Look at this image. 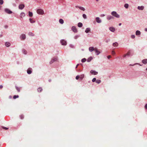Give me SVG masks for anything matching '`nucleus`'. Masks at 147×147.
<instances>
[{"label": "nucleus", "instance_id": "obj_3", "mask_svg": "<svg viewBox=\"0 0 147 147\" xmlns=\"http://www.w3.org/2000/svg\"><path fill=\"white\" fill-rule=\"evenodd\" d=\"M71 30L73 32H77V30L76 27L74 26H73L71 28Z\"/></svg>", "mask_w": 147, "mask_h": 147}, {"label": "nucleus", "instance_id": "obj_53", "mask_svg": "<svg viewBox=\"0 0 147 147\" xmlns=\"http://www.w3.org/2000/svg\"><path fill=\"white\" fill-rule=\"evenodd\" d=\"M78 65H79V64H78V65H76V68H77L78 66Z\"/></svg>", "mask_w": 147, "mask_h": 147}, {"label": "nucleus", "instance_id": "obj_34", "mask_svg": "<svg viewBox=\"0 0 147 147\" xmlns=\"http://www.w3.org/2000/svg\"><path fill=\"white\" fill-rule=\"evenodd\" d=\"M86 61V59L85 58H84V59H82V62H85Z\"/></svg>", "mask_w": 147, "mask_h": 147}, {"label": "nucleus", "instance_id": "obj_19", "mask_svg": "<svg viewBox=\"0 0 147 147\" xmlns=\"http://www.w3.org/2000/svg\"><path fill=\"white\" fill-rule=\"evenodd\" d=\"M78 7L80 10H82L83 11H84L85 10V8L81 6H78Z\"/></svg>", "mask_w": 147, "mask_h": 147}, {"label": "nucleus", "instance_id": "obj_48", "mask_svg": "<svg viewBox=\"0 0 147 147\" xmlns=\"http://www.w3.org/2000/svg\"><path fill=\"white\" fill-rule=\"evenodd\" d=\"M3 129H6V130L7 129H8V128L6 127H3Z\"/></svg>", "mask_w": 147, "mask_h": 147}, {"label": "nucleus", "instance_id": "obj_30", "mask_svg": "<svg viewBox=\"0 0 147 147\" xmlns=\"http://www.w3.org/2000/svg\"><path fill=\"white\" fill-rule=\"evenodd\" d=\"M28 35L30 36H34V34H33V33H32V32L29 33Z\"/></svg>", "mask_w": 147, "mask_h": 147}, {"label": "nucleus", "instance_id": "obj_51", "mask_svg": "<svg viewBox=\"0 0 147 147\" xmlns=\"http://www.w3.org/2000/svg\"><path fill=\"white\" fill-rule=\"evenodd\" d=\"M126 56H127L126 54H125V55H123V57H125Z\"/></svg>", "mask_w": 147, "mask_h": 147}, {"label": "nucleus", "instance_id": "obj_37", "mask_svg": "<svg viewBox=\"0 0 147 147\" xmlns=\"http://www.w3.org/2000/svg\"><path fill=\"white\" fill-rule=\"evenodd\" d=\"M23 52L24 53V54H26L27 53V51L26 50L24 49H23L22 50Z\"/></svg>", "mask_w": 147, "mask_h": 147}, {"label": "nucleus", "instance_id": "obj_32", "mask_svg": "<svg viewBox=\"0 0 147 147\" xmlns=\"http://www.w3.org/2000/svg\"><path fill=\"white\" fill-rule=\"evenodd\" d=\"M18 95H14L13 96V98L14 99L18 98L19 97Z\"/></svg>", "mask_w": 147, "mask_h": 147}, {"label": "nucleus", "instance_id": "obj_11", "mask_svg": "<svg viewBox=\"0 0 147 147\" xmlns=\"http://www.w3.org/2000/svg\"><path fill=\"white\" fill-rule=\"evenodd\" d=\"M94 51H95L97 55H98L100 53V52L98 51L97 49L96 48H95Z\"/></svg>", "mask_w": 147, "mask_h": 147}, {"label": "nucleus", "instance_id": "obj_43", "mask_svg": "<svg viewBox=\"0 0 147 147\" xmlns=\"http://www.w3.org/2000/svg\"><path fill=\"white\" fill-rule=\"evenodd\" d=\"M52 59L54 60V61H56L57 60V58H55Z\"/></svg>", "mask_w": 147, "mask_h": 147}, {"label": "nucleus", "instance_id": "obj_31", "mask_svg": "<svg viewBox=\"0 0 147 147\" xmlns=\"http://www.w3.org/2000/svg\"><path fill=\"white\" fill-rule=\"evenodd\" d=\"M101 82V80H97L96 81V82L98 84L100 83Z\"/></svg>", "mask_w": 147, "mask_h": 147}, {"label": "nucleus", "instance_id": "obj_45", "mask_svg": "<svg viewBox=\"0 0 147 147\" xmlns=\"http://www.w3.org/2000/svg\"><path fill=\"white\" fill-rule=\"evenodd\" d=\"M112 54L113 55H114L115 54V52L114 51H112Z\"/></svg>", "mask_w": 147, "mask_h": 147}, {"label": "nucleus", "instance_id": "obj_42", "mask_svg": "<svg viewBox=\"0 0 147 147\" xmlns=\"http://www.w3.org/2000/svg\"><path fill=\"white\" fill-rule=\"evenodd\" d=\"M131 38H135V36L134 35H132L131 36Z\"/></svg>", "mask_w": 147, "mask_h": 147}, {"label": "nucleus", "instance_id": "obj_14", "mask_svg": "<svg viewBox=\"0 0 147 147\" xmlns=\"http://www.w3.org/2000/svg\"><path fill=\"white\" fill-rule=\"evenodd\" d=\"M109 30L111 32H114L115 30V28L113 27H110L109 28Z\"/></svg>", "mask_w": 147, "mask_h": 147}, {"label": "nucleus", "instance_id": "obj_46", "mask_svg": "<svg viewBox=\"0 0 147 147\" xmlns=\"http://www.w3.org/2000/svg\"><path fill=\"white\" fill-rule=\"evenodd\" d=\"M130 54V52L129 51L126 54L127 55H129Z\"/></svg>", "mask_w": 147, "mask_h": 147}, {"label": "nucleus", "instance_id": "obj_7", "mask_svg": "<svg viewBox=\"0 0 147 147\" xmlns=\"http://www.w3.org/2000/svg\"><path fill=\"white\" fill-rule=\"evenodd\" d=\"M26 35L25 34H22L20 36V38L22 40H24L26 38Z\"/></svg>", "mask_w": 147, "mask_h": 147}, {"label": "nucleus", "instance_id": "obj_25", "mask_svg": "<svg viewBox=\"0 0 147 147\" xmlns=\"http://www.w3.org/2000/svg\"><path fill=\"white\" fill-rule=\"evenodd\" d=\"M28 13H29V16L30 17H32V16L33 13L32 12H31L30 11H29L28 12Z\"/></svg>", "mask_w": 147, "mask_h": 147}, {"label": "nucleus", "instance_id": "obj_24", "mask_svg": "<svg viewBox=\"0 0 147 147\" xmlns=\"http://www.w3.org/2000/svg\"><path fill=\"white\" fill-rule=\"evenodd\" d=\"M136 34L137 35H139L140 34V32L139 30H137L136 32Z\"/></svg>", "mask_w": 147, "mask_h": 147}, {"label": "nucleus", "instance_id": "obj_61", "mask_svg": "<svg viewBox=\"0 0 147 147\" xmlns=\"http://www.w3.org/2000/svg\"><path fill=\"white\" fill-rule=\"evenodd\" d=\"M9 97H10V98H11V96H9Z\"/></svg>", "mask_w": 147, "mask_h": 147}, {"label": "nucleus", "instance_id": "obj_16", "mask_svg": "<svg viewBox=\"0 0 147 147\" xmlns=\"http://www.w3.org/2000/svg\"><path fill=\"white\" fill-rule=\"evenodd\" d=\"M144 7L143 6H138V9L139 10H143L144 9Z\"/></svg>", "mask_w": 147, "mask_h": 147}, {"label": "nucleus", "instance_id": "obj_17", "mask_svg": "<svg viewBox=\"0 0 147 147\" xmlns=\"http://www.w3.org/2000/svg\"><path fill=\"white\" fill-rule=\"evenodd\" d=\"M90 28H86V29L85 31V32L86 33H88L89 32H90Z\"/></svg>", "mask_w": 147, "mask_h": 147}, {"label": "nucleus", "instance_id": "obj_23", "mask_svg": "<svg viewBox=\"0 0 147 147\" xmlns=\"http://www.w3.org/2000/svg\"><path fill=\"white\" fill-rule=\"evenodd\" d=\"M59 21V22H60V23L61 24H63L64 23L63 20L61 19H60Z\"/></svg>", "mask_w": 147, "mask_h": 147}, {"label": "nucleus", "instance_id": "obj_4", "mask_svg": "<svg viewBox=\"0 0 147 147\" xmlns=\"http://www.w3.org/2000/svg\"><path fill=\"white\" fill-rule=\"evenodd\" d=\"M61 42L62 45H66L67 44L66 42L63 40H61Z\"/></svg>", "mask_w": 147, "mask_h": 147}, {"label": "nucleus", "instance_id": "obj_58", "mask_svg": "<svg viewBox=\"0 0 147 147\" xmlns=\"http://www.w3.org/2000/svg\"><path fill=\"white\" fill-rule=\"evenodd\" d=\"M99 0H96L97 1H98Z\"/></svg>", "mask_w": 147, "mask_h": 147}, {"label": "nucleus", "instance_id": "obj_33", "mask_svg": "<svg viewBox=\"0 0 147 147\" xmlns=\"http://www.w3.org/2000/svg\"><path fill=\"white\" fill-rule=\"evenodd\" d=\"M124 7L126 8H127L128 7V4L126 3L124 5Z\"/></svg>", "mask_w": 147, "mask_h": 147}, {"label": "nucleus", "instance_id": "obj_52", "mask_svg": "<svg viewBox=\"0 0 147 147\" xmlns=\"http://www.w3.org/2000/svg\"><path fill=\"white\" fill-rule=\"evenodd\" d=\"M3 88V86L1 85L0 86V89H1Z\"/></svg>", "mask_w": 147, "mask_h": 147}, {"label": "nucleus", "instance_id": "obj_49", "mask_svg": "<svg viewBox=\"0 0 147 147\" xmlns=\"http://www.w3.org/2000/svg\"><path fill=\"white\" fill-rule=\"evenodd\" d=\"M145 108L146 109L147 108V103L145 105Z\"/></svg>", "mask_w": 147, "mask_h": 147}, {"label": "nucleus", "instance_id": "obj_26", "mask_svg": "<svg viewBox=\"0 0 147 147\" xmlns=\"http://www.w3.org/2000/svg\"><path fill=\"white\" fill-rule=\"evenodd\" d=\"M42 89L41 88H39L37 90L38 92H41V91L42 90Z\"/></svg>", "mask_w": 147, "mask_h": 147}, {"label": "nucleus", "instance_id": "obj_59", "mask_svg": "<svg viewBox=\"0 0 147 147\" xmlns=\"http://www.w3.org/2000/svg\"><path fill=\"white\" fill-rule=\"evenodd\" d=\"M76 38H77V37H76V36H75V38L76 39Z\"/></svg>", "mask_w": 147, "mask_h": 147}, {"label": "nucleus", "instance_id": "obj_41", "mask_svg": "<svg viewBox=\"0 0 147 147\" xmlns=\"http://www.w3.org/2000/svg\"><path fill=\"white\" fill-rule=\"evenodd\" d=\"M96 78H93V79L92 80V82H95V81H96Z\"/></svg>", "mask_w": 147, "mask_h": 147}, {"label": "nucleus", "instance_id": "obj_12", "mask_svg": "<svg viewBox=\"0 0 147 147\" xmlns=\"http://www.w3.org/2000/svg\"><path fill=\"white\" fill-rule=\"evenodd\" d=\"M113 18H114L113 16H108L107 17V19L108 20H109Z\"/></svg>", "mask_w": 147, "mask_h": 147}, {"label": "nucleus", "instance_id": "obj_6", "mask_svg": "<svg viewBox=\"0 0 147 147\" xmlns=\"http://www.w3.org/2000/svg\"><path fill=\"white\" fill-rule=\"evenodd\" d=\"M5 11L6 13L8 14H10L12 13V11L8 9H5Z\"/></svg>", "mask_w": 147, "mask_h": 147}, {"label": "nucleus", "instance_id": "obj_27", "mask_svg": "<svg viewBox=\"0 0 147 147\" xmlns=\"http://www.w3.org/2000/svg\"><path fill=\"white\" fill-rule=\"evenodd\" d=\"M84 74H82L79 76V78L81 80H82L84 77Z\"/></svg>", "mask_w": 147, "mask_h": 147}, {"label": "nucleus", "instance_id": "obj_21", "mask_svg": "<svg viewBox=\"0 0 147 147\" xmlns=\"http://www.w3.org/2000/svg\"><path fill=\"white\" fill-rule=\"evenodd\" d=\"M21 15V18H22L24 17L25 15V14L23 12H22L20 14Z\"/></svg>", "mask_w": 147, "mask_h": 147}, {"label": "nucleus", "instance_id": "obj_5", "mask_svg": "<svg viewBox=\"0 0 147 147\" xmlns=\"http://www.w3.org/2000/svg\"><path fill=\"white\" fill-rule=\"evenodd\" d=\"M24 4H20L19 6V8L20 9H22L24 8Z\"/></svg>", "mask_w": 147, "mask_h": 147}, {"label": "nucleus", "instance_id": "obj_47", "mask_svg": "<svg viewBox=\"0 0 147 147\" xmlns=\"http://www.w3.org/2000/svg\"><path fill=\"white\" fill-rule=\"evenodd\" d=\"M111 55H109L107 56V58L108 59H109L111 58Z\"/></svg>", "mask_w": 147, "mask_h": 147}, {"label": "nucleus", "instance_id": "obj_44", "mask_svg": "<svg viewBox=\"0 0 147 147\" xmlns=\"http://www.w3.org/2000/svg\"><path fill=\"white\" fill-rule=\"evenodd\" d=\"M79 78H80L79 76H77L76 77V80H78Z\"/></svg>", "mask_w": 147, "mask_h": 147}, {"label": "nucleus", "instance_id": "obj_13", "mask_svg": "<svg viewBox=\"0 0 147 147\" xmlns=\"http://www.w3.org/2000/svg\"><path fill=\"white\" fill-rule=\"evenodd\" d=\"M94 49L95 48H94L93 47H90L89 49V51L91 52H92L93 51H94Z\"/></svg>", "mask_w": 147, "mask_h": 147}, {"label": "nucleus", "instance_id": "obj_36", "mask_svg": "<svg viewBox=\"0 0 147 147\" xmlns=\"http://www.w3.org/2000/svg\"><path fill=\"white\" fill-rule=\"evenodd\" d=\"M83 18L84 19H86V18H87V17H86V14H83Z\"/></svg>", "mask_w": 147, "mask_h": 147}, {"label": "nucleus", "instance_id": "obj_62", "mask_svg": "<svg viewBox=\"0 0 147 147\" xmlns=\"http://www.w3.org/2000/svg\"><path fill=\"white\" fill-rule=\"evenodd\" d=\"M146 70H147V68L146 69Z\"/></svg>", "mask_w": 147, "mask_h": 147}, {"label": "nucleus", "instance_id": "obj_50", "mask_svg": "<svg viewBox=\"0 0 147 147\" xmlns=\"http://www.w3.org/2000/svg\"><path fill=\"white\" fill-rule=\"evenodd\" d=\"M4 27L5 28H8V26H7V25H5V26H4Z\"/></svg>", "mask_w": 147, "mask_h": 147}, {"label": "nucleus", "instance_id": "obj_54", "mask_svg": "<svg viewBox=\"0 0 147 147\" xmlns=\"http://www.w3.org/2000/svg\"><path fill=\"white\" fill-rule=\"evenodd\" d=\"M145 30L146 31H147V28H146L145 29Z\"/></svg>", "mask_w": 147, "mask_h": 147}, {"label": "nucleus", "instance_id": "obj_60", "mask_svg": "<svg viewBox=\"0 0 147 147\" xmlns=\"http://www.w3.org/2000/svg\"><path fill=\"white\" fill-rule=\"evenodd\" d=\"M9 97H10V98H11V96H9Z\"/></svg>", "mask_w": 147, "mask_h": 147}, {"label": "nucleus", "instance_id": "obj_29", "mask_svg": "<svg viewBox=\"0 0 147 147\" xmlns=\"http://www.w3.org/2000/svg\"><path fill=\"white\" fill-rule=\"evenodd\" d=\"M16 89L17 90L18 92H20V88L17 86H16L15 87Z\"/></svg>", "mask_w": 147, "mask_h": 147}, {"label": "nucleus", "instance_id": "obj_56", "mask_svg": "<svg viewBox=\"0 0 147 147\" xmlns=\"http://www.w3.org/2000/svg\"><path fill=\"white\" fill-rule=\"evenodd\" d=\"M101 16H105V15H102Z\"/></svg>", "mask_w": 147, "mask_h": 147}, {"label": "nucleus", "instance_id": "obj_10", "mask_svg": "<svg viewBox=\"0 0 147 147\" xmlns=\"http://www.w3.org/2000/svg\"><path fill=\"white\" fill-rule=\"evenodd\" d=\"M32 69L31 68H29L27 70V73L28 74H30L32 73L31 71Z\"/></svg>", "mask_w": 147, "mask_h": 147}, {"label": "nucleus", "instance_id": "obj_1", "mask_svg": "<svg viewBox=\"0 0 147 147\" xmlns=\"http://www.w3.org/2000/svg\"><path fill=\"white\" fill-rule=\"evenodd\" d=\"M111 15L114 16L115 17L117 18H119L120 17L119 15L115 11H113L111 13Z\"/></svg>", "mask_w": 147, "mask_h": 147}, {"label": "nucleus", "instance_id": "obj_8", "mask_svg": "<svg viewBox=\"0 0 147 147\" xmlns=\"http://www.w3.org/2000/svg\"><path fill=\"white\" fill-rule=\"evenodd\" d=\"M96 22L98 23H100L101 22V20L98 17H96Z\"/></svg>", "mask_w": 147, "mask_h": 147}, {"label": "nucleus", "instance_id": "obj_9", "mask_svg": "<svg viewBox=\"0 0 147 147\" xmlns=\"http://www.w3.org/2000/svg\"><path fill=\"white\" fill-rule=\"evenodd\" d=\"M90 73L92 74L95 75H97L98 74V72L93 70H91L90 71Z\"/></svg>", "mask_w": 147, "mask_h": 147}, {"label": "nucleus", "instance_id": "obj_39", "mask_svg": "<svg viewBox=\"0 0 147 147\" xmlns=\"http://www.w3.org/2000/svg\"><path fill=\"white\" fill-rule=\"evenodd\" d=\"M20 119H23L24 118V116L23 115H21L20 116Z\"/></svg>", "mask_w": 147, "mask_h": 147}, {"label": "nucleus", "instance_id": "obj_18", "mask_svg": "<svg viewBox=\"0 0 147 147\" xmlns=\"http://www.w3.org/2000/svg\"><path fill=\"white\" fill-rule=\"evenodd\" d=\"M5 45L7 47H9L10 45V43L9 42H7L5 43Z\"/></svg>", "mask_w": 147, "mask_h": 147}, {"label": "nucleus", "instance_id": "obj_38", "mask_svg": "<svg viewBox=\"0 0 147 147\" xmlns=\"http://www.w3.org/2000/svg\"><path fill=\"white\" fill-rule=\"evenodd\" d=\"M3 3V0H0V5H2Z\"/></svg>", "mask_w": 147, "mask_h": 147}, {"label": "nucleus", "instance_id": "obj_20", "mask_svg": "<svg viewBox=\"0 0 147 147\" xmlns=\"http://www.w3.org/2000/svg\"><path fill=\"white\" fill-rule=\"evenodd\" d=\"M118 45V44L117 42H115L114 43H113V46L115 47H117Z\"/></svg>", "mask_w": 147, "mask_h": 147}, {"label": "nucleus", "instance_id": "obj_15", "mask_svg": "<svg viewBox=\"0 0 147 147\" xmlns=\"http://www.w3.org/2000/svg\"><path fill=\"white\" fill-rule=\"evenodd\" d=\"M142 63L144 64H146L147 63V59H145L142 61Z\"/></svg>", "mask_w": 147, "mask_h": 147}, {"label": "nucleus", "instance_id": "obj_22", "mask_svg": "<svg viewBox=\"0 0 147 147\" xmlns=\"http://www.w3.org/2000/svg\"><path fill=\"white\" fill-rule=\"evenodd\" d=\"M78 26L79 27H82L83 25L82 23L79 22L78 24Z\"/></svg>", "mask_w": 147, "mask_h": 147}, {"label": "nucleus", "instance_id": "obj_40", "mask_svg": "<svg viewBox=\"0 0 147 147\" xmlns=\"http://www.w3.org/2000/svg\"><path fill=\"white\" fill-rule=\"evenodd\" d=\"M54 62V60L53 59H52L50 61V64H51L52 63H53Z\"/></svg>", "mask_w": 147, "mask_h": 147}, {"label": "nucleus", "instance_id": "obj_55", "mask_svg": "<svg viewBox=\"0 0 147 147\" xmlns=\"http://www.w3.org/2000/svg\"><path fill=\"white\" fill-rule=\"evenodd\" d=\"M121 25V23H119V26H120Z\"/></svg>", "mask_w": 147, "mask_h": 147}, {"label": "nucleus", "instance_id": "obj_35", "mask_svg": "<svg viewBox=\"0 0 147 147\" xmlns=\"http://www.w3.org/2000/svg\"><path fill=\"white\" fill-rule=\"evenodd\" d=\"M92 59V57H90L88 59H87V61L88 62H90V61Z\"/></svg>", "mask_w": 147, "mask_h": 147}, {"label": "nucleus", "instance_id": "obj_57", "mask_svg": "<svg viewBox=\"0 0 147 147\" xmlns=\"http://www.w3.org/2000/svg\"><path fill=\"white\" fill-rule=\"evenodd\" d=\"M78 6H76V8H78Z\"/></svg>", "mask_w": 147, "mask_h": 147}, {"label": "nucleus", "instance_id": "obj_2", "mask_svg": "<svg viewBox=\"0 0 147 147\" xmlns=\"http://www.w3.org/2000/svg\"><path fill=\"white\" fill-rule=\"evenodd\" d=\"M37 13L39 14H42L44 13V11L41 9H38L37 10Z\"/></svg>", "mask_w": 147, "mask_h": 147}, {"label": "nucleus", "instance_id": "obj_28", "mask_svg": "<svg viewBox=\"0 0 147 147\" xmlns=\"http://www.w3.org/2000/svg\"><path fill=\"white\" fill-rule=\"evenodd\" d=\"M30 21V23H34L35 21H33L32 19L31 18H30L29 19Z\"/></svg>", "mask_w": 147, "mask_h": 147}]
</instances>
